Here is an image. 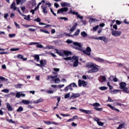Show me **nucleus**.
Here are the masks:
<instances>
[{"mask_svg": "<svg viewBox=\"0 0 129 129\" xmlns=\"http://www.w3.org/2000/svg\"><path fill=\"white\" fill-rule=\"evenodd\" d=\"M73 45H75V46H78V47H79V50L82 51V52H83L84 54H85V55H87V56H90V54L91 53V48L90 47H87L86 50H84L83 48H82V46H83L82 43L73 42Z\"/></svg>", "mask_w": 129, "mask_h": 129, "instance_id": "obj_1", "label": "nucleus"}, {"mask_svg": "<svg viewBox=\"0 0 129 129\" xmlns=\"http://www.w3.org/2000/svg\"><path fill=\"white\" fill-rule=\"evenodd\" d=\"M63 59L66 60V61H68V60H69V61H71V62H74V67H77V66H78V57L75 55L73 56L72 57H63Z\"/></svg>", "mask_w": 129, "mask_h": 129, "instance_id": "obj_2", "label": "nucleus"}, {"mask_svg": "<svg viewBox=\"0 0 129 129\" xmlns=\"http://www.w3.org/2000/svg\"><path fill=\"white\" fill-rule=\"evenodd\" d=\"M122 34V32L121 31H116L112 30L111 32V34L113 37H119V36L121 35Z\"/></svg>", "mask_w": 129, "mask_h": 129, "instance_id": "obj_3", "label": "nucleus"}, {"mask_svg": "<svg viewBox=\"0 0 129 129\" xmlns=\"http://www.w3.org/2000/svg\"><path fill=\"white\" fill-rule=\"evenodd\" d=\"M67 12H68V8L67 7H64L60 8V9H58L57 10V14L59 15V14H61L62 15H64L65 13H67Z\"/></svg>", "mask_w": 129, "mask_h": 129, "instance_id": "obj_4", "label": "nucleus"}, {"mask_svg": "<svg viewBox=\"0 0 129 129\" xmlns=\"http://www.w3.org/2000/svg\"><path fill=\"white\" fill-rule=\"evenodd\" d=\"M78 85L79 87H86V85H87V83L84 81H81V80H79L78 81Z\"/></svg>", "mask_w": 129, "mask_h": 129, "instance_id": "obj_5", "label": "nucleus"}, {"mask_svg": "<svg viewBox=\"0 0 129 129\" xmlns=\"http://www.w3.org/2000/svg\"><path fill=\"white\" fill-rule=\"evenodd\" d=\"M97 67H98V66H97L94 67L93 68H92V69L89 70L88 72L89 73H96V72H98V71L99 70V69H98V68Z\"/></svg>", "mask_w": 129, "mask_h": 129, "instance_id": "obj_6", "label": "nucleus"}, {"mask_svg": "<svg viewBox=\"0 0 129 129\" xmlns=\"http://www.w3.org/2000/svg\"><path fill=\"white\" fill-rule=\"evenodd\" d=\"M95 66H97V65L93 62H88L86 64V67L88 69H91V68H93L94 67H95Z\"/></svg>", "mask_w": 129, "mask_h": 129, "instance_id": "obj_7", "label": "nucleus"}, {"mask_svg": "<svg viewBox=\"0 0 129 129\" xmlns=\"http://www.w3.org/2000/svg\"><path fill=\"white\" fill-rule=\"evenodd\" d=\"M80 96V93H73L72 95L70 97V99H76V98H78Z\"/></svg>", "mask_w": 129, "mask_h": 129, "instance_id": "obj_8", "label": "nucleus"}, {"mask_svg": "<svg viewBox=\"0 0 129 129\" xmlns=\"http://www.w3.org/2000/svg\"><path fill=\"white\" fill-rule=\"evenodd\" d=\"M26 94L23 93V92H16V97L20 98V97H25Z\"/></svg>", "mask_w": 129, "mask_h": 129, "instance_id": "obj_9", "label": "nucleus"}, {"mask_svg": "<svg viewBox=\"0 0 129 129\" xmlns=\"http://www.w3.org/2000/svg\"><path fill=\"white\" fill-rule=\"evenodd\" d=\"M10 9L14 10V11H18V12H20V10L17 7H16V3L13 2L11 4Z\"/></svg>", "mask_w": 129, "mask_h": 129, "instance_id": "obj_10", "label": "nucleus"}, {"mask_svg": "<svg viewBox=\"0 0 129 129\" xmlns=\"http://www.w3.org/2000/svg\"><path fill=\"white\" fill-rule=\"evenodd\" d=\"M79 110L81 112H83V113H86L87 114H91V113H92V111L91 110H85L82 108H80Z\"/></svg>", "mask_w": 129, "mask_h": 129, "instance_id": "obj_11", "label": "nucleus"}, {"mask_svg": "<svg viewBox=\"0 0 129 129\" xmlns=\"http://www.w3.org/2000/svg\"><path fill=\"white\" fill-rule=\"evenodd\" d=\"M41 9H42V12L43 13L45 14L46 15L48 14V11L47 10V6L45 5H42L41 6Z\"/></svg>", "mask_w": 129, "mask_h": 129, "instance_id": "obj_12", "label": "nucleus"}, {"mask_svg": "<svg viewBox=\"0 0 129 129\" xmlns=\"http://www.w3.org/2000/svg\"><path fill=\"white\" fill-rule=\"evenodd\" d=\"M107 106L108 107H109L112 110H114V111H117L118 112H119V110L118 109H116L115 107L111 106L110 104H107Z\"/></svg>", "mask_w": 129, "mask_h": 129, "instance_id": "obj_13", "label": "nucleus"}, {"mask_svg": "<svg viewBox=\"0 0 129 129\" xmlns=\"http://www.w3.org/2000/svg\"><path fill=\"white\" fill-rule=\"evenodd\" d=\"M19 14L24 17V20H26V21H30V15L25 16L21 13V11H19Z\"/></svg>", "mask_w": 129, "mask_h": 129, "instance_id": "obj_14", "label": "nucleus"}, {"mask_svg": "<svg viewBox=\"0 0 129 129\" xmlns=\"http://www.w3.org/2000/svg\"><path fill=\"white\" fill-rule=\"evenodd\" d=\"M40 64L43 68L45 65L47 64V61H46V60L45 59H41L40 60Z\"/></svg>", "mask_w": 129, "mask_h": 129, "instance_id": "obj_15", "label": "nucleus"}, {"mask_svg": "<svg viewBox=\"0 0 129 129\" xmlns=\"http://www.w3.org/2000/svg\"><path fill=\"white\" fill-rule=\"evenodd\" d=\"M17 58L18 59H22L23 61H27L28 58L24 57V55H21V54H19L17 55Z\"/></svg>", "mask_w": 129, "mask_h": 129, "instance_id": "obj_16", "label": "nucleus"}, {"mask_svg": "<svg viewBox=\"0 0 129 129\" xmlns=\"http://www.w3.org/2000/svg\"><path fill=\"white\" fill-rule=\"evenodd\" d=\"M60 5L61 7H71L70 4L67 3V2H62L60 3Z\"/></svg>", "mask_w": 129, "mask_h": 129, "instance_id": "obj_17", "label": "nucleus"}, {"mask_svg": "<svg viewBox=\"0 0 129 129\" xmlns=\"http://www.w3.org/2000/svg\"><path fill=\"white\" fill-rule=\"evenodd\" d=\"M99 20L95 19V18H90L89 20V23L90 24H92V23H97Z\"/></svg>", "mask_w": 129, "mask_h": 129, "instance_id": "obj_18", "label": "nucleus"}, {"mask_svg": "<svg viewBox=\"0 0 129 129\" xmlns=\"http://www.w3.org/2000/svg\"><path fill=\"white\" fill-rule=\"evenodd\" d=\"M22 26L24 27V28H30V27H34V28H38V29L40 28V27L39 26H35L34 25H27V24H23Z\"/></svg>", "mask_w": 129, "mask_h": 129, "instance_id": "obj_19", "label": "nucleus"}, {"mask_svg": "<svg viewBox=\"0 0 129 129\" xmlns=\"http://www.w3.org/2000/svg\"><path fill=\"white\" fill-rule=\"evenodd\" d=\"M119 85L120 88H121V89H123V88H125V86H126V84L124 82H121L120 83Z\"/></svg>", "mask_w": 129, "mask_h": 129, "instance_id": "obj_20", "label": "nucleus"}, {"mask_svg": "<svg viewBox=\"0 0 129 129\" xmlns=\"http://www.w3.org/2000/svg\"><path fill=\"white\" fill-rule=\"evenodd\" d=\"M78 26V24L77 23H76L75 25L73 26L72 28L70 29L71 33H73V32L76 29V27Z\"/></svg>", "mask_w": 129, "mask_h": 129, "instance_id": "obj_21", "label": "nucleus"}, {"mask_svg": "<svg viewBox=\"0 0 129 129\" xmlns=\"http://www.w3.org/2000/svg\"><path fill=\"white\" fill-rule=\"evenodd\" d=\"M43 101H44V100L40 98L39 99L34 101V103H40V102H43Z\"/></svg>", "mask_w": 129, "mask_h": 129, "instance_id": "obj_22", "label": "nucleus"}, {"mask_svg": "<svg viewBox=\"0 0 129 129\" xmlns=\"http://www.w3.org/2000/svg\"><path fill=\"white\" fill-rule=\"evenodd\" d=\"M22 102L23 104H30V101L28 100H22Z\"/></svg>", "mask_w": 129, "mask_h": 129, "instance_id": "obj_23", "label": "nucleus"}, {"mask_svg": "<svg viewBox=\"0 0 129 129\" xmlns=\"http://www.w3.org/2000/svg\"><path fill=\"white\" fill-rule=\"evenodd\" d=\"M64 55L66 56H69V55H71V52L68 51V50H63Z\"/></svg>", "mask_w": 129, "mask_h": 129, "instance_id": "obj_24", "label": "nucleus"}, {"mask_svg": "<svg viewBox=\"0 0 129 129\" xmlns=\"http://www.w3.org/2000/svg\"><path fill=\"white\" fill-rule=\"evenodd\" d=\"M122 91L124 93H129V89L126 87H125L123 89H122Z\"/></svg>", "mask_w": 129, "mask_h": 129, "instance_id": "obj_25", "label": "nucleus"}, {"mask_svg": "<svg viewBox=\"0 0 129 129\" xmlns=\"http://www.w3.org/2000/svg\"><path fill=\"white\" fill-rule=\"evenodd\" d=\"M124 125H125V123H123L122 124H119V126L116 128V129H121L124 127Z\"/></svg>", "mask_w": 129, "mask_h": 129, "instance_id": "obj_26", "label": "nucleus"}, {"mask_svg": "<svg viewBox=\"0 0 129 129\" xmlns=\"http://www.w3.org/2000/svg\"><path fill=\"white\" fill-rule=\"evenodd\" d=\"M7 107L8 110H9L10 111H13V108L12 107L11 105H10L9 103H7Z\"/></svg>", "mask_w": 129, "mask_h": 129, "instance_id": "obj_27", "label": "nucleus"}, {"mask_svg": "<svg viewBox=\"0 0 129 129\" xmlns=\"http://www.w3.org/2000/svg\"><path fill=\"white\" fill-rule=\"evenodd\" d=\"M30 5H32V7H35L36 6V1L32 0L30 2Z\"/></svg>", "mask_w": 129, "mask_h": 129, "instance_id": "obj_28", "label": "nucleus"}, {"mask_svg": "<svg viewBox=\"0 0 129 129\" xmlns=\"http://www.w3.org/2000/svg\"><path fill=\"white\" fill-rule=\"evenodd\" d=\"M51 49H54V47L51 45H47L44 47V49L50 50Z\"/></svg>", "mask_w": 129, "mask_h": 129, "instance_id": "obj_29", "label": "nucleus"}, {"mask_svg": "<svg viewBox=\"0 0 129 129\" xmlns=\"http://www.w3.org/2000/svg\"><path fill=\"white\" fill-rule=\"evenodd\" d=\"M79 34H80V29H78L77 30L75 33L74 34V36H78V35H79Z\"/></svg>", "mask_w": 129, "mask_h": 129, "instance_id": "obj_30", "label": "nucleus"}, {"mask_svg": "<svg viewBox=\"0 0 129 129\" xmlns=\"http://www.w3.org/2000/svg\"><path fill=\"white\" fill-rule=\"evenodd\" d=\"M92 106L94 107H98L99 106H100V104H99L98 102H96L94 103Z\"/></svg>", "mask_w": 129, "mask_h": 129, "instance_id": "obj_31", "label": "nucleus"}, {"mask_svg": "<svg viewBox=\"0 0 129 129\" xmlns=\"http://www.w3.org/2000/svg\"><path fill=\"white\" fill-rule=\"evenodd\" d=\"M69 14H72V15H75L76 16H77L78 12H76L75 11H73L72 10H71V11Z\"/></svg>", "mask_w": 129, "mask_h": 129, "instance_id": "obj_32", "label": "nucleus"}, {"mask_svg": "<svg viewBox=\"0 0 129 129\" xmlns=\"http://www.w3.org/2000/svg\"><path fill=\"white\" fill-rule=\"evenodd\" d=\"M40 32H41V33H45V34H50V33H49V31L44 29H40Z\"/></svg>", "mask_w": 129, "mask_h": 129, "instance_id": "obj_33", "label": "nucleus"}, {"mask_svg": "<svg viewBox=\"0 0 129 129\" xmlns=\"http://www.w3.org/2000/svg\"><path fill=\"white\" fill-rule=\"evenodd\" d=\"M81 35L84 37H87V33H86L85 31L82 32L81 33Z\"/></svg>", "mask_w": 129, "mask_h": 129, "instance_id": "obj_34", "label": "nucleus"}, {"mask_svg": "<svg viewBox=\"0 0 129 129\" xmlns=\"http://www.w3.org/2000/svg\"><path fill=\"white\" fill-rule=\"evenodd\" d=\"M57 77V76H49L47 78V80H50V79H54V78H56Z\"/></svg>", "mask_w": 129, "mask_h": 129, "instance_id": "obj_35", "label": "nucleus"}, {"mask_svg": "<svg viewBox=\"0 0 129 129\" xmlns=\"http://www.w3.org/2000/svg\"><path fill=\"white\" fill-rule=\"evenodd\" d=\"M54 82L56 84H58V83H60V79L59 78L55 79Z\"/></svg>", "mask_w": 129, "mask_h": 129, "instance_id": "obj_36", "label": "nucleus"}, {"mask_svg": "<svg viewBox=\"0 0 129 129\" xmlns=\"http://www.w3.org/2000/svg\"><path fill=\"white\" fill-rule=\"evenodd\" d=\"M2 92H4L5 93H9L10 92V90L8 89H5L2 90Z\"/></svg>", "mask_w": 129, "mask_h": 129, "instance_id": "obj_37", "label": "nucleus"}, {"mask_svg": "<svg viewBox=\"0 0 129 129\" xmlns=\"http://www.w3.org/2000/svg\"><path fill=\"white\" fill-rule=\"evenodd\" d=\"M23 110H24V108H23V107L20 106L17 110V111H18V112H21V111H23Z\"/></svg>", "mask_w": 129, "mask_h": 129, "instance_id": "obj_38", "label": "nucleus"}, {"mask_svg": "<svg viewBox=\"0 0 129 129\" xmlns=\"http://www.w3.org/2000/svg\"><path fill=\"white\" fill-rule=\"evenodd\" d=\"M118 91H119V90H111L110 92L112 94H115L116 93H117Z\"/></svg>", "mask_w": 129, "mask_h": 129, "instance_id": "obj_39", "label": "nucleus"}, {"mask_svg": "<svg viewBox=\"0 0 129 129\" xmlns=\"http://www.w3.org/2000/svg\"><path fill=\"white\" fill-rule=\"evenodd\" d=\"M98 28H99V26H98V25L93 27V31H94V32H96V31H97V29H98Z\"/></svg>", "mask_w": 129, "mask_h": 129, "instance_id": "obj_40", "label": "nucleus"}, {"mask_svg": "<svg viewBox=\"0 0 129 129\" xmlns=\"http://www.w3.org/2000/svg\"><path fill=\"white\" fill-rule=\"evenodd\" d=\"M105 80H106V78L104 76L101 77V80H100L101 82H104Z\"/></svg>", "mask_w": 129, "mask_h": 129, "instance_id": "obj_41", "label": "nucleus"}, {"mask_svg": "<svg viewBox=\"0 0 129 129\" xmlns=\"http://www.w3.org/2000/svg\"><path fill=\"white\" fill-rule=\"evenodd\" d=\"M22 86H23V84H21L15 85V88H21V87H22Z\"/></svg>", "mask_w": 129, "mask_h": 129, "instance_id": "obj_42", "label": "nucleus"}, {"mask_svg": "<svg viewBox=\"0 0 129 129\" xmlns=\"http://www.w3.org/2000/svg\"><path fill=\"white\" fill-rule=\"evenodd\" d=\"M96 61H97V62H103L104 60H103L102 58H96Z\"/></svg>", "mask_w": 129, "mask_h": 129, "instance_id": "obj_43", "label": "nucleus"}, {"mask_svg": "<svg viewBox=\"0 0 129 129\" xmlns=\"http://www.w3.org/2000/svg\"><path fill=\"white\" fill-rule=\"evenodd\" d=\"M57 19L59 20H64V21H68V18L67 17H59Z\"/></svg>", "mask_w": 129, "mask_h": 129, "instance_id": "obj_44", "label": "nucleus"}, {"mask_svg": "<svg viewBox=\"0 0 129 129\" xmlns=\"http://www.w3.org/2000/svg\"><path fill=\"white\" fill-rule=\"evenodd\" d=\"M70 86H71V87H77V85L75 83H71Z\"/></svg>", "mask_w": 129, "mask_h": 129, "instance_id": "obj_45", "label": "nucleus"}, {"mask_svg": "<svg viewBox=\"0 0 129 129\" xmlns=\"http://www.w3.org/2000/svg\"><path fill=\"white\" fill-rule=\"evenodd\" d=\"M37 48H41L42 49H45V47L42 44H38L36 45Z\"/></svg>", "mask_w": 129, "mask_h": 129, "instance_id": "obj_46", "label": "nucleus"}, {"mask_svg": "<svg viewBox=\"0 0 129 129\" xmlns=\"http://www.w3.org/2000/svg\"><path fill=\"white\" fill-rule=\"evenodd\" d=\"M94 109L97 110L98 111H102V108L94 107Z\"/></svg>", "mask_w": 129, "mask_h": 129, "instance_id": "obj_47", "label": "nucleus"}, {"mask_svg": "<svg viewBox=\"0 0 129 129\" xmlns=\"http://www.w3.org/2000/svg\"><path fill=\"white\" fill-rule=\"evenodd\" d=\"M99 89H100L101 90H106L107 89V87H104V86H103V87H100L99 88Z\"/></svg>", "mask_w": 129, "mask_h": 129, "instance_id": "obj_48", "label": "nucleus"}, {"mask_svg": "<svg viewBox=\"0 0 129 129\" xmlns=\"http://www.w3.org/2000/svg\"><path fill=\"white\" fill-rule=\"evenodd\" d=\"M58 55L59 56H64V50H61L60 51H59Z\"/></svg>", "mask_w": 129, "mask_h": 129, "instance_id": "obj_49", "label": "nucleus"}, {"mask_svg": "<svg viewBox=\"0 0 129 129\" xmlns=\"http://www.w3.org/2000/svg\"><path fill=\"white\" fill-rule=\"evenodd\" d=\"M71 88V86H70V85H69V86H68L64 88V91H68L69 89H70Z\"/></svg>", "mask_w": 129, "mask_h": 129, "instance_id": "obj_50", "label": "nucleus"}, {"mask_svg": "<svg viewBox=\"0 0 129 129\" xmlns=\"http://www.w3.org/2000/svg\"><path fill=\"white\" fill-rule=\"evenodd\" d=\"M34 58L36 59V60H37V62H38L39 60H40V56H39L38 55H35Z\"/></svg>", "mask_w": 129, "mask_h": 129, "instance_id": "obj_51", "label": "nucleus"}, {"mask_svg": "<svg viewBox=\"0 0 129 129\" xmlns=\"http://www.w3.org/2000/svg\"><path fill=\"white\" fill-rule=\"evenodd\" d=\"M7 121H8V122H10L11 123H15V121H13L12 119H6Z\"/></svg>", "mask_w": 129, "mask_h": 129, "instance_id": "obj_52", "label": "nucleus"}, {"mask_svg": "<svg viewBox=\"0 0 129 129\" xmlns=\"http://www.w3.org/2000/svg\"><path fill=\"white\" fill-rule=\"evenodd\" d=\"M0 79L3 81H8V79H6L5 78L2 76H0Z\"/></svg>", "mask_w": 129, "mask_h": 129, "instance_id": "obj_53", "label": "nucleus"}, {"mask_svg": "<svg viewBox=\"0 0 129 129\" xmlns=\"http://www.w3.org/2000/svg\"><path fill=\"white\" fill-rule=\"evenodd\" d=\"M43 122H44L45 124H48V125H50L52 123V122H50V121H43Z\"/></svg>", "mask_w": 129, "mask_h": 129, "instance_id": "obj_54", "label": "nucleus"}, {"mask_svg": "<svg viewBox=\"0 0 129 129\" xmlns=\"http://www.w3.org/2000/svg\"><path fill=\"white\" fill-rule=\"evenodd\" d=\"M9 37H10V38H14L16 37V34H10Z\"/></svg>", "mask_w": 129, "mask_h": 129, "instance_id": "obj_55", "label": "nucleus"}, {"mask_svg": "<svg viewBox=\"0 0 129 129\" xmlns=\"http://www.w3.org/2000/svg\"><path fill=\"white\" fill-rule=\"evenodd\" d=\"M47 93H48V94H53V93H54V91L52 90H48L47 91Z\"/></svg>", "mask_w": 129, "mask_h": 129, "instance_id": "obj_56", "label": "nucleus"}, {"mask_svg": "<svg viewBox=\"0 0 129 129\" xmlns=\"http://www.w3.org/2000/svg\"><path fill=\"white\" fill-rule=\"evenodd\" d=\"M99 40H101V41H104L105 40V37L103 36L99 37Z\"/></svg>", "mask_w": 129, "mask_h": 129, "instance_id": "obj_57", "label": "nucleus"}, {"mask_svg": "<svg viewBox=\"0 0 129 129\" xmlns=\"http://www.w3.org/2000/svg\"><path fill=\"white\" fill-rule=\"evenodd\" d=\"M97 124H98V125H99L100 126H102L103 125V124H104V123H103V122L99 121L97 123Z\"/></svg>", "mask_w": 129, "mask_h": 129, "instance_id": "obj_58", "label": "nucleus"}, {"mask_svg": "<svg viewBox=\"0 0 129 129\" xmlns=\"http://www.w3.org/2000/svg\"><path fill=\"white\" fill-rule=\"evenodd\" d=\"M70 97V93L67 94L64 96V98H66V99L69 98Z\"/></svg>", "mask_w": 129, "mask_h": 129, "instance_id": "obj_59", "label": "nucleus"}, {"mask_svg": "<svg viewBox=\"0 0 129 129\" xmlns=\"http://www.w3.org/2000/svg\"><path fill=\"white\" fill-rule=\"evenodd\" d=\"M10 50L13 52H15V51H19L20 50V48H11Z\"/></svg>", "mask_w": 129, "mask_h": 129, "instance_id": "obj_60", "label": "nucleus"}, {"mask_svg": "<svg viewBox=\"0 0 129 129\" xmlns=\"http://www.w3.org/2000/svg\"><path fill=\"white\" fill-rule=\"evenodd\" d=\"M14 24L15 25V26L17 29H20L21 28V27H20V25H19V24L18 23H17V22H15Z\"/></svg>", "mask_w": 129, "mask_h": 129, "instance_id": "obj_61", "label": "nucleus"}, {"mask_svg": "<svg viewBox=\"0 0 129 129\" xmlns=\"http://www.w3.org/2000/svg\"><path fill=\"white\" fill-rule=\"evenodd\" d=\"M77 18H78L79 19H80L81 20H82V19H83V16H80V15H79L78 13V15H77Z\"/></svg>", "mask_w": 129, "mask_h": 129, "instance_id": "obj_62", "label": "nucleus"}, {"mask_svg": "<svg viewBox=\"0 0 129 129\" xmlns=\"http://www.w3.org/2000/svg\"><path fill=\"white\" fill-rule=\"evenodd\" d=\"M34 22H38V23H40V22H41V19H40V18H37L36 19L34 20Z\"/></svg>", "mask_w": 129, "mask_h": 129, "instance_id": "obj_63", "label": "nucleus"}, {"mask_svg": "<svg viewBox=\"0 0 129 129\" xmlns=\"http://www.w3.org/2000/svg\"><path fill=\"white\" fill-rule=\"evenodd\" d=\"M66 42L68 43V44H71V43H73V41L71 39L67 40Z\"/></svg>", "mask_w": 129, "mask_h": 129, "instance_id": "obj_64", "label": "nucleus"}]
</instances>
